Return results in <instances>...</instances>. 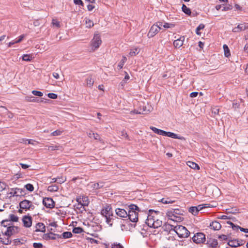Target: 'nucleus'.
<instances>
[{"instance_id": "6e6d98bb", "label": "nucleus", "mask_w": 248, "mask_h": 248, "mask_svg": "<svg viewBox=\"0 0 248 248\" xmlns=\"http://www.w3.org/2000/svg\"><path fill=\"white\" fill-rule=\"evenodd\" d=\"M172 221H176V222H181L183 220V217L179 216H175L174 218H173Z\"/></svg>"}, {"instance_id": "cd10ccee", "label": "nucleus", "mask_w": 248, "mask_h": 248, "mask_svg": "<svg viewBox=\"0 0 248 248\" xmlns=\"http://www.w3.org/2000/svg\"><path fill=\"white\" fill-rule=\"evenodd\" d=\"M187 165L189 167H190L191 168H192L193 169H195H195H197V170L200 169V167L199 166V165L195 162H193L192 161H188L187 162Z\"/></svg>"}, {"instance_id": "aec40b11", "label": "nucleus", "mask_w": 248, "mask_h": 248, "mask_svg": "<svg viewBox=\"0 0 248 248\" xmlns=\"http://www.w3.org/2000/svg\"><path fill=\"white\" fill-rule=\"evenodd\" d=\"M210 226L211 228L214 230H219L221 228V225L219 222L214 221H212L211 223H210Z\"/></svg>"}, {"instance_id": "4d7b16f0", "label": "nucleus", "mask_w": 248, "mask_h": 248, "mask_svg": "<svg viewBox=\"0 0 248 248\" xmlns=\"http://www.w3.org/2000/svg\"><path fill=\"white\" fill-rule=\"evenodd\" d=\"M111 248H124V247L120 243H114L112 244Z\"/></svg>"}, {"instance_id": "774afa93", "label": "nucleus", "mask_w": 248, "mask_h": 248, "mask_svg": "<svg viewBox=\"0 0 248 248\" xmlns=\"http://www.w3.org/2000/svg\"><path fill=\"white\" fill-rule=\"evenodd\" d=\"M232 6L231 5H229L228 6L223 7V8L222 9V11H226L232 9Z\"/></svg>"}, {"instance_id": "de8ad7c7", "label": "nucleus", "mask_w": 248, "mask_h": 248, "mask_svg": "<svg viewBox=\"0 0 248 248\" xmlns=\"http://www.w3.org/2000/svg\"><path fill=\"white\" fill-rule=\"evenodd\" d=\"M25 187L26 189L30 192H32L34 190V187L31 184H28L25 186Z\"/></svg>"}, {"instance_id": "6ab92c4d", "label": "nucleus", "mask_w": 248, "mask_h": 248, "mask_svg": "<svg viewBox=\"0 0 248 248\" xmlns=\"http://www.w3.org/2000/svg\"><path fill=\"white\" fill-rule=\"evenodd\" d=\"M35 227V232H46V226L43 223L39 222L37 223Z\"/></svg>"}, {"instance_id": "58836bf2", "label": "nucleus", "mask_w": 248, "mask_h": 248, "mask_svg": "<svg viewBox=\"0 0 248 248\" xmlns=\"http://www.w3.org/2000/svg\"><path fill=\"white\" fill-rule=\"evenodd\" d=\"M62 238L66 239L72 237V233L70 232H65L62 234Z\"/></svg>"}, {"instance_id": "f8f14e48", "label": "nucleus", "mask_w": 248, "mask_h": 248, "mask_svg": "<svg viewBox=\"0 0 248 248\" xmlns=\"http://www.w3.org/2000/svg\"><path fill=\"white\" fill-rule=\"evenodd\" d=\"M22 220L25 227L29 228L31 226L32 219L31 216H24Z\"/></svg>"}, {"instance_id": "69168bd1", "label": "nucleus", "mask_w": 248, "mask_h": 248, "mask_svg": "<svg viewBox=\"0 0 248 248\" xmlns=\"http://www.w3.org/2000/svg\"><path fill=\"white\" fill-rule=\"evenodd\" d=\"M172 212L174 213V214H175L176 216H178L181 214V211L178 209H172Z\"/></svg>"}, {"instance_id": "6e6552de", "label": "nucleus", "mask_w": 248, "mask_h": 248, "mask_svg": "<svg viewBox=\"0 0 248 248\" xmlns=\"http://www.w3.org/2000/svg\"><path fill=\"white\" fill-rule=\"evenodd\" d=\"M19 207L21 209H25V210H30L31 208V209L34 208V206L32 204L31 202L27 200L21 201L19 203Z\"/></svg>"}, {"instance_id": "9d476101", "label": "nucleus", "mask_w": 248, "mask_h": 248, "mask_svg": "<svg viewBox=\"0 0 248 248\" xmlns=\"http://www.w3.org/2000/svg\"><path fill=\"white\" fill-rule=\"evenodd\" d=\"M206 245L210 248H217L219 247L217 239L211 237H207Z\"/></svg>"}, {"instance_id": "72a5a7b5", "label": "nucleus", "mask_w": 248, "mask_h": 248, "mask_svg": "<svg viewBox=\"0 0 248 248\" xmlns=\"http://www.w3.org/2000/svg\"><path fill=\"white\" fill-rule=\"evenodd\" d=\"M82 201L83 202H81V206H88L89 203L88 198L87 197L83 196L82 198Z\"/></svg>"}, {"instance_id": "ea45409f", "label": "nucleus", "mask_w": 248, "mask_h": 248, "mask_svg": "<svg viewBox=\"0 0 248 248\" xmlns=\"http://www.w3.org/2000/svg\"><path fill=\"white\" fill-rule=\"evenodd\" d=\"M120 136L121 137L124 138L125 139H126L127 140H131L130 137L128 136V134L124 130L122 131L121 132Z\"/></svg>"}, {"instance_id": "09e8293b", "label": "nucleus", "mask_w": 248, "mask_h": 248, "mask_svg": "<svg viewBox=\"0 0 248 248\" xmlns=\"http://www.w3.org/2000/svg\"><path fill=\"white\" fill-rule=\"evenodd\" d=\"M32 93L35 96L41 97L43 95V93L40 91L33 90L32 91Z\"/></svg>"}, {"instance_id": "f03ea898", "label": "nucleus", "mask_w": 248, "mask_h": 248, "mask_svg": "<svg viewBox=\"0 0 248 248\" xmlns=\"http://www.w3.org/2000/svg\"><path fill=\"white\" fill-rule=\"evenodd\" d=\"M173 230L180 238L188 237L190 234L189 231L185 227L182 225L174 226Z\"/></svg>"}, {"instance_id": "c85d7f7f", "label": "nucleus", "mask_w": 248, "mask_h": 248, "mask_svg": "<svg viewBox=\"0 0 248 248\" xmlns=\"http://www.w3.org/2000/svg\"><path fill=\"white\" fill-rule=\"evenodd\" d=\"M162 225V221L158 218H156L155 221H154V224L152 227L154 228H158V227L161 226Z\"/></svg>"}, {"instance_id": "a19ab883", "label": "nucleus", "mask_w": 248, "mask_h": 248, "mask_svg": "<svg viewBox=\"0 0 248 248\" xmlns=\"http://www.w3.org/2000/svg\"><path fill=\"white\" fill-rule=\"evenodd\" d=\"M59 187L56 185L50 186L48 187V190L51 192L57 191Z\"/></svg>"}, {"instance_id": "393cba45", "label": "nucleus", "mask_w": 248, "mask_h": 248, "mask_svg": "<svg viewBox=\"0 0 248 248\" xmlns=\"http://www.w3.org/2000/svg\"><path fill=\"white\" fill-rule=\"evenodd\" d=\"M150 129L153 130L155 133L157 134L158 135H164L165 131L164 130L159 129L155 127L154 126H151Z\"/></svg>"}, {"instance_id": "412c9836", "label": "nucleus", "mask_w": 248, "mask_h": 248, "mask_svg": "<svg viewBox=\"0 0 248 248\" xmlns=\"http://www.w3.org/2000/svg\"><path fill=\"white\" fill-rule=\"evenodd\" d=\"M43 238L46 240H56V237L54 236L53 232H50L49 233H45L43 236Z\"/></svg>"}, {"instance_id": "1a4fd4ad", "label": "nucleus", "mask_w": 248, "mask_h": 248, "mask_svg": "<svg viewBox=\"0 0 248 248\" xmlns=\"http://www.w3.org/2000/svg\"><path fill=\"white\" fill-rule=\"evenodd\" d=\"M43 205L47 208L52 209L55 206V202L51 198L46 197L43 200Z\"/></svg>"}, {"instance_id": "7c9ffc66", "label": "nucleus", "mask_w": 248, "mask_h": 248, "mask_svg": "<svg viewBox=\"0 0 248 248\" xmlns=\"http://www.w3.org/2000/svg\"><path fill=\"white\" fill-rule=\"evenodd\" d=\"M189 212L192 213L193 215L196 216L198 214V209L196 206H192L189 208Z\"/></svg>"}, {"instance_id": "bb28decb", "label": "nucleus", "mask_w": 248, "mask_h": 248, "mask_svg": "<svg viewBox=\"0 0 248 248\" xmlns=\"http://www.w3.org/2000/svg\"><path fill=\"white\" fill-rule=\"evenodd\" d=\"M104 182H100L93 184L92 187L93 189H98L102 188L104 186Z\"/></svg>"}, {"instance_id": "0e129e2a", "label": "nucleus", "mask_w": 248, "mask_h": 248, "mask_svg": "<svg viewBox=\"0 0 248 248\" xmlns=\"http://www.w3.org/2000/svg\"><path fill=\"white\" fill-rule=\"evenodd\" d=\"M58 147L57 145H52V146H49L48 147V149L49 150L53 151V150H58Z\"/></svg>"}, {"instance_id": "7ed1b4c3", "label": "nucleus", "mask_w": 248, "mask_h": 248, "mask_svg": "<svg viewBox=\"0 0 248 248\" xmlns=\"http://www.w3.org/2000/svg\"><path fill=\"white\" fill-rule=\"evenodd\" d=\"M159 211H155L152 210H149V214L146 220V223L150 227H152L154 224V218H156V216L159 214Z\"/></svg>"}, {"instance_id": "338daca9", "label": "nucleus", "mask_w": 248, "mask_h": 248, "mask_svg": "<svg viewBox=\"0 0 248 248\" xmlns=\"http://www.w3.org/2000/svg\"><path fill=\"white\" fill-rule=\"evenodd\" d=\"M19 165L21 166L22 168L24 169H26L30 167L29 165L22 163H19Z\"/></svg>"}, {"instance_id": "20e7f679", "label": "nucleus", "mask_w": 248, "mask_h": 248, "mask_svg": "<svg viewBox=\"0 0 248 248\" xmlns=\"http://www.w3.org/2000/svg\"><path fill=\"white\" fill-rule=\"evenodd\" d=\"M192 239L196 244H202L206 241L205 235L202 232H197L192 237Z\"/></svg>"}, {"instance_id": "b1692460", "label": "nucleus", "mask_w": 248, "mask_h": 248, "mask_svg": "<svg viewBox=\"0 0 248 248\" xmlns=\"http://www.w3.org/2000/svg\"><path fill=\"white\" fill-rule=\"evenodd\" d=\"M228 245L232 247H237L240 245L238 241L235 239L229 240L228 242Z\"/></svg>"}, {"instance_id": "79ce46f5", "label": "nucleus", "mask_w": 248, "mask_h": 248, "mask_svg": "<svg viewBox=\"0 0 248 248\" xmlns=\"http://www.w3.org/2000/svg\"><path fill=\"white\" fill-rule=\"evenodd\" d=\"M127 59L125 56H123L122 59L121 60L120 62L119 63L118 66L119 67V69H121L123 68L124 63L126 61Z\"/></svg>"}, {"instance_id": "3c124183", "label": "nucleus", "mask_w": 248, "mask_h": 248, "mask_svg": "<svg viewBox=\"0 0 248 248\" xmlns=\"http://www.w3.org/2000/svg\"><path fill=\"white\" fill-rule=\"evenodd\" d=\"M172 227L174 228V226L173 225H170V224H165L163 226V228H164V230L165 231L167 230H172Z\"/></svg>"}, {"instance_id": "c03bdc74", "label": "nucleus", "mask_w": 248, "mask_h": 248, "mask_svg": "<svg viewBox=\"0 0 248 248\" xmlns=\"http://www.w3.org/2000/svg\"><path fill=\"white\" fill-rule=\"evenodd\" d=\"M9 222H10V220H9L8 219L3 220L1 222V226H3L4 227L7 228L8 226L11 225Z\"/></svg>"}, {"instance_id": "473e14b6", "label": "nucleus", "mask_w": 248, "mask_h": 248, "mask_svg": "<svg viewBox=\"0 0 248 248\" xmlns=\"http://www.w3.org/2000/svg\"><path fill=\"white\" fill-rule=\"evenodd\" d=\"M166 215L168 217L169 219L171 220H172L173 218H174V217L176 216L175 214H174V213L172 212V209L167 211Z\"/></svg>"}, {"instance_id": "0eeeda50", "label": "nucleus", "mask_w": 248, "mask_h": 248, "mask_svg": "<svg viewBox=\"0 0 248 248\" xmlns=\"http://www.w3.org/2000/svg\"><path fill=\"white\" fill-rule=\"evenodd\" d=\"M25 100L29 102H37V103H47L50 100L45 99L44 98H38L32 96H26Z\"/></svg>"}, {"instance_id": "5fc2aeb1", "label": "nucleus", "mask_w": 248, "mask_h": 248, "mask_svg": "<svg viewBox=\"0 0 248 248\" xmlns=\"http://www.w3.org/2000/svg\"><path fill=\"white\" fill-rule=\"evenodd\" d=\"M33 247L34 248H43V246L41 243H34Z\"/></svg>"}, {"instance_id": "37998d69", "label": "nucleus", "mask_w": 248, "mask_h": 248, "mask_svg": "<svg viewBox=\"0 0 248 248\" xmlns=\"http://www.w3.org/2000/svg\"><path fill=\"white\" fill-rule=\"evenodd\" d=\"M85 23L86 24V27L89 28H91L94 25L93 22L88 18H86Z\"/></svg>"}, {"instance_id": "2f4dec72", "label": "nucleus", "mask_w": 248, "mask_h": 248, "mask_svg": "<svg viewBox=\"0 0 248 248\" xmlns=\"http://www.w3.org/2000/svg\"><path fill=\"white\" fill-rule=\"evenodd\" d=\"M9 217V219L8 220L12 222H17L19 219L18 217L14 214H10Z\"/></svg>"}, {"instance_id": "423d86ee", "label": "nucleus", "mask_w": 248, "mask_h": 248, "mask_svg": "<svg viewBox=\"0 0 248 248\" xmlns=\"http://www.w3.org/2000/svg\"><path fill=\"white\" fill-rule=\"evenodd\" d=\"M102 43L100 36L98 34H95L94 37L91 41L92 49L94 51L97 49Z\"/></svg>"}, {"instance_id": "f257e3e1", "label": "nucleus", "mask_w": 248, "mask_h": 248, "mask_svg": "<svg viewBox=\"0 0 248 248\" xmlns=\"http://www.w3.org/2000/svg\"><path fill=\"white\" fill-rule=\"evenodd\" d=\"M19 231L20 228L17 226L14 225L8 226L6 231L3 233V235L6 236L7 237L1 240V243L6 245L11 244L12 243V240L10 239L11 236L14 234L19 233Z\"/></svg>"}, {"instance_id": "603ef678", "label": "nucleus", "mask_w": 248, "mask_h": 248, "mask_svg": "<svg viewBox=\"0 0 248 248\" xmlns=\"http://www.w3.org/2000/svg\"><path fill=\"white\" fill-rule=\"evenodd\" d=\"M52 24L53 26H56L57 28L60 27V22L56 19H53L52 21Z\"/></svg>"}, {"instance_id": "bf43d9fd", "label": "nucleus", "mask_w": 248, "mask_h": 248, "mask_svg": "<svg viewBox=\"0 0 248 248\" xmlns=\"http://www.w3.org/2000/svg\"><path fill=\"white\" fill-rule=\"evenodd\" d=\"M218 238L221 240H227L228 237L227 235L224 234L218 235Z\"/></svg>"}, {"instance_id": "13d9d810", "label": "nucleus", "mask_w": 248, "mask_h": 248, "mask_svg": "<svg viewBox=\"0 0 248 248\" xmlns=\"http://www.w3.org/2000/svg\"><path fill=\"white\" fill-rule=\"evenodd\" d=\"M62 131H60V130H55L54 131V132H53L52 133H51V135L53 136H59V135H60L61 134H62Z\"/></svg>"}, {"instance_id": "39448f33", "label": "nucleus", "mask_w": 248, "mask_h": 248, "mask_svg": "<svg viewBox=\"0 0 248 248\" xmlns=\"http://www.w3.org/2000/svg\"><path fill=\"white\" fill-rule=\"evenodd\" d=\"M11 190L12 191L9 193V194L10 195V197L24 196L26 194L25 190L23 188L16 187L12 188Z\"/></svg>"}, {"instance_id": "2eb2a0df", "label": "nucleus", "mask_w": 248, "mask_h": 248, "mask_svg": "<svg viewBox=\"0 0 248 248\" xmlns=\"http://www.w3.org/2000/svg\"><path fill=\"white\" fill-rule=\"evenodd\" d=\"M164 136L170 137L171 138L179 139L181 140H185V138L184 137L178 136L177 134L171 132L165 131Z\"/></svg>"}, {"instance_id": "a18cd8bd", "label": "nucleus", "mask_w": 248, "mask_h": 248, "mask_svg": "<svg viewBox=\"0 0 248 248\" xmlns=\"http://www.w3.org/2000/svg\"><path fill=\"white\" fill-rule=\"evenodd\" d=\"M66 181V178L63 176H58L57 178V183L59 184H62Z\"/></svg>"}, {"instance_id": "49530a36", "label": "nucleus", "mask_w": 248, "mask_h": 248, "mask_svg": "<svg viewBox=\"0 0 248 248\" xmlns=\"http://www.w3.org/2000/svg\"><path fill=\"white\" fill-rule=\"evenodd\" d=\"M160 202L163 204H168V203H172L175 202V201L174 200L168 201L167 199H166V198H163L161 199Z\"/></svg>"}, {"instance_id": "e2e57ef3", "label": "nucleus", "mask_w": 248, "mask_h": 248, "mask_svg": "<svg viewBox=\"0 0 248 248\" xmlns=\"http://www.w3.org/2000/svg\"><path fill=\"white\" fill-rule=\"evenodd\" d=\"M74 2L76 4L79 5L83 6L84 3L81 0H74Z\"/></svg>"}, {"instance_id": "5701e85b", "label": "nucleus", "mask_w": 248, "mask_h": 248, "mask_svg": "<svg viewBox=\"0 0 248 248\" xmlns=\"http://www.w3.org/2000/svg\"><path fill=\"white\" fill-rule=\"evenodd\" d=\"M86 82L87 86L90 88H92L94 83V80L93 79L92 76H90L86 78Z\"/></svg>"}, {"instance_id": "dca6fc26", "label": "nucleus", "mask_w": 248, "mask_h": 248, "mask_svg": "<svg viewBox=\"0 0 248 248\" xmlns=\"http://www.w3.org/2000/svg\"><path fill=\"white\" fill-rule=\"evenodd\" d=\"M247 29H248V26L247 24H239L236 27L234 28L232 31L233 32H238L242 31H244Z\"/></svg>"}, {"instance_id": "4be33fe9", "label": "nucleus", "mask_w": 248, "mask_h": 248, "mask_svg": "<svg viewBox=\"0 0 248 248\" xmlns=\"http://www.w3.org/2000/svg\"><path fill=\"white\" fill-rule=\"evenodd\" d=\"M128 213L131 212V211H133V212L137 211L139 212L140 211V209L138 206L135 204H130L128 206Z\"/></svg>"}, {"instance_id": "4c0bfd02", "label": "nucleus", "mask_w": 248, "mask_h": 248, "mask_svg": "<svg viewBox=\"0 0 248 248\" xmlns=\"http://www.w3.org/2000/svg\"><path fill=\"white\" fill-rule=\"evenodd\" d=\"M74 233H80L82 232H84L83 229L79 227H74L72 231Z\"/></svg>"}, {"instance_id": "f3484780", "label": "nucleus", "mask_w": 248, "mask_h": 248, "mask_svg": "<svg viewBox=\"0 0 248 248\" xmlns=\"http://www.w3.org/2000/svg\"><path fill=\"white\" fill-rule=\"evenodd\" d=\"M115 212L116 215L120 217L125 218L127 217V212L124 209L117 208Z\"/></svg>"}, {"instance_id": "a878e982", "label": "nucleus", "mask_w": 248, "mask_h": 248, "mask_svg": "<svg viewBox=\"0 0 248 248\" xmlns=\"http://www.w3.org/2000/svg\"><path fill=\"white\" fill-rule=\"evenodd\" d=\"M182 10L185 14L188 16H191V10L189 8L187 7L184 4L182 5Z\"/></svg>"}, {"instance_id": "680f3d73", "label": "nucleus", "mask_w": 248, "mask_h": 248, "mask_svg": "<svg viewBox=\"0 0 248 248\" xmlns=\"http://www.w3.org/2000/svg\"><path fill=\"white\" fill-rule=\"evenodd\" d=\"M13 242H14V245L15 246H17V245H19L20 244H22V243L20 242V240L19 239H15L13 241Z\"/></svg>"}, {"instance_id": "ddd939ff", "label": "nucleus", "mask_w": 248, "mask_h": 248, "mask_svg": "<svg viewBox=\"0 0 248 248\" xmlns=\"http://www.w3.org/2000/svg\"><path fill=\"white\" fill-rule=\"evenodd\" d=\"M161 30V28H159L157 26L153 25L148 33L147 36L149 38L153 37L155 34H156L159 31Z\"/></svg>"}, {"instance_id": "8fccbe9b", "label": "nucleus", "mask_w": 248, "mask_h": 248, "mask_svg": "<svg viewBox=\"0 0 248 248\" xmlns=\"http://www.w3.org/2000/svg\"><path fill=\"white\" fill-rule=\"evenodd\" d=\"M196 207L197 208V209H198V212H199L200 210L202 209L203 208L211 207V205L210 204H204V206H202V205H199Z\"/></svg>"}, {"instance_id": "052dcab7", "label": "nucleus", "mask_w": 248, "mask_h": 248, "mask_svg": "<svg viewBox=\"0 0 248 248\" xmlns=\"http://www.w3.org/2000/svg\"><path fill=\"white\" fill-rule=\"evenodd\" d=\"M174 25L173 24H170L168 23H165L164 25H163V27L165 28H170L171 27H174Z\"/></svg>"}, {"instance_id": "f704fd0d", "label": "nucleus", "mask_w": 248, "mask_h": 248, "mask_svg": "<svg viewBox=\"0 0 248 248\" xmlns=\"http://www.w3.org/2000/svg\"><path fill=\"white\" fill-rule=\"evenodd\" d=\"M205 28V25L203 24H200L196 29V33L197 35H201V32L200 30L203 29Z\"/></svg>"}, {"instance_id": "864d4df0", "label": "nucleus", "mask_w": 248, "mask_h": 248, "mask_svg": "<svg viewBox=\"0 0 248 248\" xmlns=\"http://www.w3.org/2000/svg\"><path fill=\"white\" fill-rule=\"evenodd\" d=\"M47 96L49 98L54 99H57L58 97L57 94L54 93H49L47 94Z\"/></svg>"}, {"instance_id": "a211bd4d", "label": "nucleus", "mask_w": 248, "mask_h": 248, "mask_svg": "<svg viewBox=\"0 0 248 248\" xmlns=\"http://www.w3.org/2000/svg\"><path fill=\"white\" fill-rule=\"evenodd\" d=\"M185 40L184 36H181L179 39L175 40L173 42V45L175 47L179 48L183 46Z\"/></svg>"}, {"instance_id": "4468645a", "label": "nucleus", "mask_w": 248, "mask_h": 248, "mask_svg": "<svg viewBox=\"0 0 248 248\" xmlns=\"http://www.w3.org/2000/svg\"><path fill=\"white\" fill-rule=\"evenodd\" d=\"M127 217L131 222H137L138 220V212L131 211L130 213H127Z\"/></svg>"}, {"instance_id": "c9c22d12", "label": "nucleus", "mask_w": 248, "mask_h": 248, "mask_svg": "<svg viewBox=\"0 0 248 248\" xmlns=\"http://www.w3.org/2000/svg\"><path fill=\"white\" fill-rule=\"evenodd\" d=\"M106 222L109 225V226L112 227L113 224L111 222L115 219V218L113 217V216H108L106 217Z\"/></svg>"}, {"instance_id": "e433bc0d", "label": "nucleus", "mask_w": 248, "mask_h": 248, "mask_svg": "<svg viewBox=\"0 0 248 248\" xmlns=\"http://www.w3.org/2000/svg\"><path fill=\"white\" fill-rule=\"evenodd\" d=\"M23 61L30 62L32 60V55L31 54H24L22 56Z\"/></svg>"}, {"instance_id": "9b49d317", "label": "nucleus", "mask_w": 248, "mask_h": 248, "mask_svg": "<svg viewBox=\"0 0 248 248\" xmlns=\"http://www.w3.org/2000/svg\"><path fill=\"white\" fill-rule=\"evenodd\" d=\"M101 214L105 217H107L108 216H113L111 207L109 205H106L102 209Z\"/></svg>"}, {"instance_id": "c756f323", "label": "nucleus", "mask_w": 248, "mask_h": 248, "mask_svg": "<svg viewBox=\"0 0 248 248\" xmlns=\"http://www.w3.org/2000/svg\"><path fill=\"white\" fill-rule=\"evenodd\" d=\"M224 51V55L226 57H228L231 55V53L230 52V50L229 47L226 45H224L223 46Z\"/></svg>"}]
</instances>
